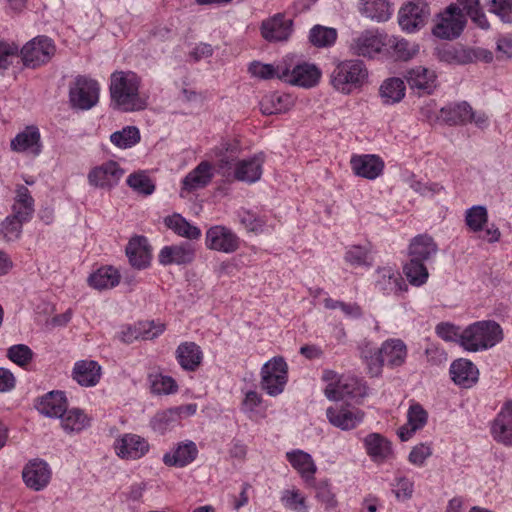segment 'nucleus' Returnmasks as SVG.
Instances as JSON below:
<instances>
[{"label":"nucleus","mask_w":512,"mask_h":512,"mask_svg":"<svg viewBox=\"0 0 512 512\" xmlns=\"http://www.w3.org/2000/svg\"><path fill=\"white\" fill-rule=\"evenodd\" d=\"M140 83V78L134 72H114L110 79L112 103L125 112L145 109L147 102L139 93Z\"/></svg>","instance_id":"f257e3e1"},{"label":"nucleus","mask_w":512,"mask_h":512,"mask_svg":"<svg viewBox=\"0 0 512 512\" xmlns=\"http://www.w3.org/2000/svg\"><path fill=\"white\" fill-rule=\"evenodd\" d=\"M438 246L427 234L415 236L408 247L409 262L404 266V273L410 284L421 286L426 283L429 273L425 262L436 256Z\"/></svg>","instance_id":"f03ea898"},{"label":"nucleus","mask_w":512,"mask_h":512,"mask_svg":"<svg viewBox=\"0 0 512 512\" xmlns=\"http://www.w3.org/2000/svg\"><path fill=\"white\" fill-rule=\"evenodd\" d=\"M503 338L501 326L495 321H478L461 333L460 345L467 351L477 352L495 346Z\"/></svg>","instance_id":"7ed1b4c3"},{"label":"nucleus","mask_w":512,"mask_h":512,"mask_svg":"<svg viewBox=\"0 0 512 512\" xmlns=\"http://www.w3.org/2000/svg\"><path fill=\"white\" fill-rule=\"evenodd\" d=\"M368 70L360 60H345L338 62L330 74L332 86L343 94H349L366 83Z\"/></svg>","instance_id":"20e7f679"},{"label":"nucleus","mask_w":512,"mask_h":512,"mask_svg":"<svg viewBox=\"0 0 512 512\" xmlns=\"http://www.w3.org/2000/svg\"><path fill=\"white\" fill-rule=\"evenodd\" d=\"M99 85L97 81L83 75H78L69 86V101L73 108L89 110L99 100Z\"/></svg>","instance_id":"39448f33"},{"label":"nucleus","mask_w":512,"mask_h":512,"mask_svg":"<svg viewBox=\"0 0 512 512\" xmlns=\"http://www.w3.org/2000/svg\"><path fill=\"white\" fill-rule=\"evenodd\" d=\"M288 366L282 357H274L261 369V387L270 396L281 394L288 380Z\"/></svg>","instance_id":"423d86ee"},{"label":"nucleus","mask_w":512,"mask_h":512,"mask_svg":"<svg viewBox=\"0 0 512 512\" xmlns=\"http://www.w3.org/2000/svg\"><path fill=\"white\" fill-rule=\"evenodd\" d=\"M55 50V45L50 38L38 36L22 47L20 55L25 66L36 68L49 62Z\"/></svg>","instance_id":"0eeeda50"},{"label":"nucleus","mask_w":512,"mask_h":512,"mask_svg":"<svg viewBox=\"0 0 512 512\" xmlns=\"http://www.w3.org/2000/svg\"><path fill=\"white\" fill-rule=\"evenodd\" d=\"M429 16L428 4L423 0H414L400 8L398 23L402 30L412 33L424 27Z\"/></svg>","instance_id":"6e6552de"},{"label":"nucleus","mask_w":512,"mask_h":512,"mask_svg":"<svg viewBox=\"0 0 512 512\" xmlns=\"http://www.w3.org/2000/svg\"><path fill=\"white\" fill-rule=\"evenodd\" d=\"M465 23L462 10L457 5L451 4L433 28V34L441 39L457 38L463 31Z\"/></svg>","instance_id":"1a4fd4ad"},{"label":"nucleus","mask_w":512,"mask_h":512,"mask_svg":"<svg viewBox=\"0 0 512 512\" xmlns=\"http://www.w3.org/2000/svg\"><path fill=\"white\" fill-rule=\"evenodd\" d=\"M205 245L210 250L231 254L239 248L240 239L230 228L215 225L206 231Z\"/></svg>","instance_id":"9d476101"},{"label":"nucleus","mask_w":512,"mask_h":512,"mask_svg":"<svg viewBox=\"0 0 512 512\" xmlns=\"http://www.w3.org/2000/svg\"><path fill=\"white\" fill-rule=\"evenodd\" d=\"M321 77V71L314 64L302 63L296 65L292 70L284 66L279 71V79L292 85L311 88L315 86Z\"/></svg>","instance_id":"9b49d317"},{"label":"nucleus","mask_w":512,"mask_h":512,"mask_svg":"<svg viewBox=\"0 0 512 512\" xmlns=\"http://www.w3.org/2000/svg\"><path fill=\"white\" fill-rule=\"evenodd\" d=\"M114 450L121 459L137 460L149 451V443L137 434L126 433L115 440Z\"/></svg>","instance_id":"f8f14e48"},{"label":"nucleus","mask_w":512,"mask_h":512,"mask_svg":"<svg viewBox=\"0 0 512 512\" xmlns=\"http://www.w3.org/2000/svg\"><path fill=\"white\" fill-rule=\"evenodd\" d=\"M10 148L17 153L39 156L43 149L39 128L35 125L26 126L11 140Z\"/></svg>","instance_id":"ddd939ff"},{"label":"nucleus","mask_w":512,"mask_h":512,"mask_svg":"<svg viewBox=\"0 0 512 512\" xmlns=\"http://www.w3.org/2000/svg\"><path fill=\"white\" fill-rule=\"evenodd\" d=\"M196 250L193 244L181 242L180 244L164 246L159 254L158 261L161 265H187L194 261Z\"/></svg>","instance_id":"4468645a"},{"label":"nucleus","mask_w":512,"mask_h":512,"mask_svg":"<svg viewBox=\"0 0 512 512\" xmlns=\"http://www.w3.org/2000/svg\"><path fill=\"white\" fill-rule=\"evenodd\" d=\"M22 478L28 488L34 491H41L50 482L51 470L45 461L34 459L25 465L22 471Z\"/></svg>","instance_id":"2eb2a0df"},{"label":"nucleus","mask_w":512,"mask_h":512,"mask_svg":"<svg viewBox=\"0 0 512 512\" xmlns=\"http://www.w3.org/2000/svg\"><path fill=\"white\" fill-rule=\"evenodd\" d=\"M329 422L342 430H350L360 424L364 418V413L350 406L335 405L326 410Z\"/></svg>","instance_id":"dca6fc26"},{"label":"nucleus","mask_w":512,"mask_h":512,"mask_svg":"<svg viewBox=\"0 0 512 512\" xmlns=\"http://www.w3.org/2000/svg\"><path fill=\"white\" fill-rule=\"evenodd\" d=\"M124 171L115 161H108L100 166L93 168L88 174L90 185L98 188H111L115 186Z\"/></svg>","instance_id":"f3484780"},{"label":"nucleus","mask_w":512,"mask_h":512,"mask_svg":"<svg viewBox=\"0 0 512 512\" xmlns=\"http://www.w3.org/2000/svg\"><path fill=\"white\" fill-rule=\"evenodd\" d=\"M367 394V387L356 378L348 377L336 384L330 383L325 389V395L330 400H342L345 397L357 398Z\"/></svg>","instance_id":"a211bd4d"},{"label":"nucleus","mask_w":512,"mask_h":512,"mask_svg":"<svg viewBox=\"0 0 512 512\" xmlns=\"http://www.w3.org/2000/svg\"><path fill=\"white\" fill-rule=\"evenodd\" d=\"M351 169L356 176L374 180L384 169V162L377 155H354L350 160Z\"/></svg>","instance_id":"6ab92c4d"},{"label":"nucleus","mask_w":512,"mask_h":512,"mask_svg":"<svg viewBox=\"0 0 512 512\" xmlns=\"http://www.w3.org/2000/svg\"><path fill=\"white\" fill-rule=\"evenodd\" d=\"M363 442L367 455L375 463H384L394 456L392 443L379 433L368 434Z\"/></svg>","instance_id":"aec40b11"},{"label":"nucleus","mask_w":512,"mask_h":512,"mask_svg":"<svg viewBox=\"0 0 512 512\" xmlns=\"http://www.w3.org/2000/svg\"><path fill=\"white\" fill-rule=\"evenodd\" d=\"M125 251L132 267L141 270L150 265L151 247L146 237L135 236L131 238Z\"/></svg>","instance_id":"412c9836"},{"label":"nucleus","mask_w":512,"mask_h":512,"mask_svg":"<svg viewBox=\"0 0 512 512\" xmlns=\"http://www.w3.org/2000/svg\"><path fill=\"white\" fill-rule=\"evenodd\" d=\"M286 458L291 466L300 474L307 486L314 484L317 466L309 453L295 449L287 452Z\"/></svg>","instance_id":"4be33fe9"},{"label":"nucleus","mask_w":512,"mask_h":512,"mask_svg":"<svg viewBox=\"0 0 512 512\" xmlns=\"http://www.w3.org/2000/svg\"><path fill=\"white\" fill-rule=\"evenodd\" d=\"M376 288L384 294H401L406 292L408 286L401 274L392 267H383L377 270Z\"/></svg>","instance_id":"5701e85b"},{"label":"nucleus","mask_w":512,"mask_h":512,"mask_svg":"<svg viewBox=\"0 0 512 512\" xmlns=\"http://www.w3.org/2000/svg\"><path fill=\"white\" fill-rule=\"evenodd\" d=\"M384 45L382 35L373 31H365L353 40L350 48L358 56L372 58L381 51Z\"/></svg>","instance_id":"b1692460"},{"label":"nucleus","mask_w":512,"mask_h":512,"mask_svg":"<svg viewBox=\"0 0 512 512\" xmlns=\"http://www.w3.org/2000/svg\"><path fill=\"white\" fill-rule=\"evenodd\" d=\"M292 20L286 19L283 15H276L262 23V36L272 41H285L292 33Z\"/></svg>","instance_id":"393cba45"},{"label":"nucleus","mask_w":512,"mask_h":512,"mask_svg":"<svg viewBox=\"0 0 512 512\" xmlns=\"http://www.w3.org/2000/svg\"><path fill=\"white\" fill-rule=\"evenodd\" d=\"M450 375L455 384L470 388L478 381L479 371L471 361L460 358L451 364Z\"/></svg>","instance_id":"a878e982"},{"label":"nucleus","mask_w":512,"mask_h":512,"mask_svg":"<svg viewBox=\"0 0 512 512\" xmlns=\"http://www.w3.org/2000/svg\"><path fill=\"white\" fill-rule=\"evenodd\" d=\"M263 163V153L256 154L249 159L239 161L235 166V178L238 181L250 184L257 182L262 175Z\"/></svg>","instance_id":"bb28decb"},{"label":"nucleus","mask_w":512,"mask_h":512,"mask_svg":"<svg viewBox=\"0 0 512 512\" xmlns=\"http://www.w3.org/2000/svg\"><path fill=\"white\" fill-rule=\"evenodd\" d=\"M212 166L207 161L200 162L182 180V192H192L207 186L212 180ZM183 196V193H181Z\"/></svg>","instance_id":"cd10ccee"},{"label":"nucleus","mask_w":512,"mask_h":512,"mask_svg":"<svg viewBox=\"0 0 512 512\" xmlns=\"http://www.w3.org/2000/svg\"><path fill=\"white\" fill-rule=\"evenodd\" d=\"M492 435L497 442L512 444V401L500 411L492 425Z\"/></svg>","instance_id":"c85d7f7f"},{"label":"nucleus","mask_w":512,"mask_h":512,"mask_svg":"<svg viewBox=\"0 0 512 512\" xmlns=\"http://www.w3.org/2000/svg\"><path fill=\"white\" fill-rule=\"evenodd\" d=\"M428 420L426 410L418 403L409 407L407 413V423L398 429V436L401 441H408L413 434L422 429Z\"/></svg>","instance_id":"c756f323"},{"label":"nucleus","mask_w":512,"mask_h":512,"mask_svg":"<svg viewBox=\"0 0 512 512\" xmlns=\"http://www.w3.org/2000/svg\"><path fill=\"white\" fill-rule=\"evenodd\" d=\"M198 455L196 444L191 440H186L177 445L171 453L163 456V462L168 466L185 467L193 462Z\"/></svg>","instance_id":"7c9ffc66"},{"label":"nucleus","mask_w":512,"mask_h":512,"mask_svg":"<svg viewBox=\"0 0 512 512\" xmlns=\"http://www.w3.org/2000/svg\"><path fill=\"white\" fill-rule=\"evenodd\" d=\"M67 408L65 394L52 391L43 396L37 405L38 411L50 418H60Z\"/></svg>","instance_id":"2f4dec72"},{"label":"nucleus","mask_w":512,"mask_h":512,"mask_svg":"<svg viewBox=\"0 0 512 512\" xmlns=\"http://www.w3.org/2000/svg\"><path fill=\"white\" fill-rule=\"evenodd\" d=\"M101 376V367L96 361L82 360L75 363L73 378L85 387L95 386Z\"/></svg>","instance_id":"473e14b6"},{"label":"nucleus","mask_w":512,"mask_h":512,"mask_svg":"<svg viewBox=\"0 0 512 512\" xmlns=\"http://www.w3.org/2000/svg\"><path fill=\"white\" fill-rule=\"evenodd\" d=\"M405 78L412 89H418L427 94H430L435 87V72L422 66L408 70Z\"/></svg>","instance_id":"72a5a7b5"},{"label":"nucleus","mask_w":512,"mask_h":512,"mask_svg":"<svg viewBox=\"0 0 512 512\" xmlns=\"http://www.w3.org/2000/svg\"><path fill=\"white\" fill-rule=\"evenodd\" d=\"M59 419L62 429L67 434L80 433L91 424L90 417L79 408H66Z\"/></svg>","instance_id":"f704fd0d"},{"label":"nucleus","mask_w":512,"mask_h":512,"mask_svg":"<svg viewBox=\"0 0 512 512\" xmlns=\"http://www.w3.org/2000/svg\"><path fill=\"white\" fill-rule=\"evenodd\" d=\"M294 102L290 95L272 92L262 97L260 110L264 115L279 114L288 111Z\"/></svg>","instance_id":"c9c22d12"},{"label":"nucleus","mask_w":512,"mask_h":512,"mask_svg":"<svg viewBox=\"0 0 512 512\" xmlns=\"http://www.w3.org/2000/svg\"><path fill=\"white\" fill-rule=\"evenodd\" d=\"M176 359L183 369L194 371L201 364L202 351L196 343L184 342L176 349Z\"/></svg>","instance_id":"e433bc0d"},{"label":"nucleus","mask_w":512,"mask_h":512,"mask_svg":"<svg viewBox=\"0 0 512 512\" xmlns=\"http://www.w3.org/2000/svg\"><path fill=\"white\" fill-rule=\"evenodd\" d=\"M165 226L176 235L188 240H198L202 233L200 228L192 225L182 215L174 213L164 218Z\"/></svg>","instance_id":"4c0bfd02"},{"label":"nucleus","mask_w":512,"mask_h":512,"mask_svg":"<svg viewBox=\"0 0 512 512\" xmlns=\"http://www.w3.org/2000/svg\"><path fill=\"white\" fill-rule=\"evenodd\" d=\"M378 351L381 354L382 361L390 367L401 366L407 356L405 344L398 339L384 342Z\"/></svg>","instance_id":"58836bf2"},{"label":"nucleus","mask_w":512,"mask_h":512,"mask_svg":"<svg viewBox=\"0 0 512 512\" xmlns=\"http://www.w3.org/2000/svg\"><path fill=\"white\" fill-rule=\"evenodd\" d=\"M119 282L120 274L112 266L101 267L88 278L89 285L97 290L114 288Z\"/></svg>","instance_id":"ea45409f"},{"label":"nucleus","mask_w":512,"mask_h":512,"mask_svg":"<svg viewBox=\"0 0 512 512\" xmlns=\"http://www.w3.org/2000/svg\"><path fill=\"white\" fill-rule=\"evenodd\" d=\"M469 117H471V106L467 102L450 104L440 110V118L449 125L468 122Z\"/></svg>","instance_id":"a19ab883"},{"label":"nucleus","mask_w":512,"mask_h":512,"mask_svg":"<svg viewBox=\"0 0 512 512\" xmlns=\"http://www.w3.org/2000/svg\"><path fill=\"white\" fill-rule=\"evenodd\" d=\"M380 95L385 104L400 102L405 96V84L400 78H389L380 86Z\"/></svg>","instance_id":"79ce46f5"},{"label":"nucleus","mask_w":512,"mask_h":512,"mask_svg":"<svg viewBox=\"0 0 512 512\" xmlns=\"http://www.w3.org/2000/svg\"><path fill=\"white\" fill-rule=\"evenodd\" d=\"M473 55L469 48L463 46H448L438 51V58L441 62L452 65H465L471 63Z\"/></svg>","instance_id":"37998d69"},{"label":"nucleus","mask_w":512,"mask_h":512,"mask_svg":"<svg viewBox=\"0 0 512 512\" xmlns=\"http://www.w3.org/2000/svg\"><path fill=\"white\" fill-rule=\"evenodd\" d=\"M239 146L236 142H222L212 150L213 157L218 159L221 169H230L237 158Z\"/></svg>","instance_id":"c03bdc74"},{"label":"nucleus","mask_w":512,"mask_h":512,"mask_svg":"<svg viewBox=\"0 0 512 512\" xmlns=\"http://www.w3.org/2000/svg\"><path fill=\"white\" fill-rule=\"evenodd\" d=\"M310 487L315 489V498L324 505L326 512H338V501L328 480H322L318 483L314 481V484Z\"/></svg>","instance_id":"a18cd8bd"},{"label":"nucleus","mask_w":512,"mask_h":512,"mask_svg":"<svg viewBox=\"0 0 512 512\" xmlns=\"http://www.w3.org/2000/svg\"><path fill=\"white\" fill-rule=\"evenodd\" d=\"M110 141L120 149L131 148L140 141L139 129L135 126H126L122 130L112 133Z\"/></svg>","instance_id":"49530a36"},{"label":"nucleus","mask_w":512,"mask_h":512,"mask_svg":"<svg viewBox=\"0 0 512 512\" xmlns=\"http://www.w3.org/2000/svg\"><path fill=\"white\" fill-rule=\"evenodd\" d=\"M345 260L353 266H370L372 264L371 245H353L348 248Z\"/></svg>","instance_id":"de8ad7c7"},{"label":"nucleus","mask_w":512,"mask_h":512,"mask_svg":"<svg viewBox=\"0 0 512 512\" xmlns=\"http://www.w3.org/2000/svg\"><path fill=\"white\" fill-rule=\"evenodd\" d=\"M337 31L334 28L315 25L309 34L310 42L316 47H327L334 44Z\"/></svg>","instance_id":"09e8293b"},{"label":"nucleus","mask_w":512,"mask_h":512,"mask_svg":"<svg viewBox=\"0 0 512 512\" xmlns=\"http://www.w3.org/2000/svg\"><path fill=\"white\" fill-rule=\"evenodd\" d=\"M180 420L179 409L171 408L157 413L151 420V426L155 431L164 433Z\"/></svg>","instance_id":"8fccbe9b"},{"label":"nucleus","mask_w":512,"mask_h":512,"mask_svg":"<svg viewBox=\"0 0 512 512\" xmlns=\"http://www.w3.org/2000/svg\"><path fill=\"white\" fill-rule=\"evenodd\" d=\"M24 222L15 216L8 215L0 223V235L7 242L16 241L20 238Z\"/></svg>","instance_id":"3c124183"},{"label":"nucleus","mask_w":512,"mask_h":512,"mask_svg":"<svg viewBox=\"0 0 512 512\" xmlns=\"http://www.w3.org/2000/svg\"><path fill=\"white\" fill-rule=\"evenodd\" d=\"M281 502L285 508L295 512H307L306 498L296 488L282 492Z\"/></svg>","instance_id":"603ef678"},{"label":"nucleus","mask_w":512,"mask_h":512,"mask_svg":"<svg viewBox=\"0 0 512 512\" xmlns=\"http://www.w3.org/2000/svg\"><path fill=\"white\" fill-rule=\"evenodd\" d=\"M126 182L130 188L139 194L151 195L155 190L152 180L144 172L130 174Z\"/></svg>","instance_id":"864d4df0"},{"label":"nucleus","mask_w":512,"mask_h":512,"mask_svg":"<svg viewBox=\"0 0 512 512\" xmlns=\"http://www.w3.org/2000/svg\"><path fill=\"white\" fill-rule=\"evenodd\" d=\"M364 12L367 17L377 20L378 22L389 19L390 5L386 0H372L365 4Z\"/></svg>","instance_id":"5fc2aeb1"},{"label":"nucleus","mask_w":512,"mask_h":512,"mask_svg":"<svg viewBox=\"0 0 512 512\" xmlns=\"http://www.w3.org/2000/svg\"><path fill=\"white\" fill-rule=\"evenodd\" d=\"M149 379L151 391L154 394H171L177 391L176 381L170 376L156 374L150 375Z\"/></svg>","instance_id":"6e6d98bb"},{"label":"nucleus","mask_w":512,"mask_h":512,"mask_svg":"<svg viewBox=\"0 0 512 512\" xmlns=\"http://www.w3.org/2000/svg\"><path fill=\"white\" fill-rule=\"evenodd\" d=\"M385 45H389L393 48L395 56L401 60L411 59L418 52V47L415 44H411L405 39H398L396 37L389 38Z\"/></svg>","instance_id":"4d7b16f0"},{"label":"nucleus","mask_w":512,"mask_h":512,"mask_svg":"<svg viewBox=\"0 0 512 512\" xmlns=\"http://www.w3.org/2000/svg\"><path fill=\"white\" fill-rule=\"evenodd\" d=\"M487 220V209L484 206H473L466 211V224L474 232L481 231Z\"/></svg>","instance_id":"13d9d810"},{"label":"nucleus","mask_w":512,"mask_h":512,"mask_svg":"<svg viewBox=\"0 0 512 512\" xmlns=\"http://www.w3.org/2000/svg\"><path fill=\"white\" fill-rule=\"evenodd\" d=\"M19 46L14 42L0 41V70L6 71L19 57Z\"/></svg>","instance_id":"bf43d9fd"},{"label":"nucleus","mask_w":512,"mask_h":512,"mask_svg":"<svg viewBox=\"0 0 512 512\" xmlns=\"http://www.w3.org/2000/svg\"><path fill=\"white\" fill-rule=\"evenodd\" d=\"M285 65H277L274 67L272 64H263L260 62H252L249 65V72L252 76L259 79H272L277 77L279 79V71L284 70Z\"/></svg>","instance_id":"052dcab7"},{"label":"nucleus","mask_w":512,"mask_h":512,"mask_svg":"<svg viewBox=\"0 0 512 512\" xmlns=\"http://www.w3.org/2000/svg\"><path fill=\"white\" fill-rule=\"evenodd\" d=\"M324 306L327 309H340L345 316L349 318H360L362 316L361 307L356 303H346L332 298L324 299Z\"/></svg>","instance_id":"680f3d73"},{"label":"nucleus","mask_w":512,"mask_h":512,"mask_svg":"<svg viewBox=\"0 0 512 512\" xmlns=\"http://www.w3.org/2000/svg\"><path fill=\"white\" fill-rule=\"evenodd\" d=\"M7 357L19 366H25L33 357L32 350L25 344L13 345L7 350Z\"/></svg>","instance_id":"e2e57ef3"},{"label":"nucleus","mask_w":512,"mask_h":512,"mask_svg":"<svg viewBox=\"0 0 512 512\" xmlns=\"http://www.w3.org/2000/svg\"><path fill=\"white\" fill-rule=\"evenodd\" d=\"M489 10L497 15L502 22L512 23V0H491Z\"/></svg>","instance_id":"0e129e2a"},{"label":"nucleus","mask_w":512,"mask_h":512,"mask_svg":"<svg viewBox=\"0 0 512 512\" xmlns=\"http://www.w3.org/2000/svg\"><path fill=\"white\" fill-rule=\"evenodd\" d=\"M139 329V338L142 340H152L163 333L165 326L162 323H155L154 321H144L137 323Z\"/></svg>","instance_id":"69168bd1"},{"label":"nucleus","mask_w":512,"mask_h":512,"mask_svg":"<svg viewBox=\"0 0 512 512\" xmlns=\"http://www.w3.org/2000/svg\"><path fill=\"white\" fill-rule=\"evenodd\" d=\"M394 493L395 497L399 501H406L409 500L414 491V485L413 482L410 481L405 476H398L395 478V484H394Z\"/></svg>","instance_id":"338daca9"},{"label":"nucleus","mask_w":512,"mask_h":512,"mask_svg":"<svg viewBox=\"0 0 512 512\" xmlns=\"http://www.w3.org/2000/svg\"><path fill=\"white\" fill-rule=\"evenodd\" d=\"M432 454V449L429 445L421 443L413 447L410 451L408 460L416 466H422L427 458Z\"/></svg>","instance_id":"774afa93"}]
</instances>
